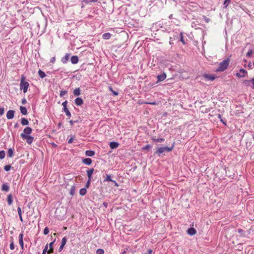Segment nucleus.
Returning <instances> with one entry per match:
<instances>
[{"mask_svg": "<svg viewBox=\"0 0 254 254\" xmlns=\"http://www.w3.org/2000/svg\"><path fill=\"white\" fill-rule=\"evenodd\" d=\"M31 132V128H24L23 132L20 135L22 138L23 140H26L27 143L29 144H31L34 140V137L30 135Z\"/></svg>", "mask_w": 254, "mask_h": 254, "instance_id": "1", "label": "nucleus"}, {"mask_svg": "<svg viewBox=\"0 0 254 254\" xmlns=\"http://www.w3.org/2000/svg\"><path fill=\"white\" fill-rule=\"evenodd\" d=\"M230 63V60L229 58L224 60L219 64V67L216 69L217 71H223L227 69Z\"/></svg>", "mask_w": 254, "mask_h": 254, "instance_id": "2", "label": "nucleus"}, {"mask_svg": "<svg viewBox=\"0 0 254 254\" xmlns=\"http://www.w3.org/2000/svg\"><path fill=\"white\" fill-rule=\"evenodd\" d=\"M173 145L171 147L164 146V147H160L157 149L156 151V153L158 155H160L161 154L164 152H169L171 151L173 149Z\"/></svg>", "mask_w": 254, "mask_h": 254, "instance_id": "3", "label": "nucleus"}, {"mask_svg": "<svg viewBox=\"0 0 254 254\" xmlns=\"http://www.w3.org/2000/svg\"><path fill=\"white\" fill-rule=\"evenodd\" d=\"M29 86V83L27 81H24V78L22 77L21 80L20 86V89L23 90L24 93L27 92Z\"/></svg>", "mask_w": 254, "mask_h": 254, "instance_id": "4", "label": "nucleus"}, {"mask_svg": "<svg viewBox=\"0 0 254 254\" xmlns=\"http://www.w3.org/2000/svg\"><path fill=\"white\" fill-rule=\"evenodd\" d=\"M247 73V71L244 69H241L239 73H236V76L238 77H243Z\"/></svg>", "mask_w": 254, "mask_h": 254, "instance_id": "5", "label": "nucleus"}, {"mask_svg": "<svg viewBox=\"0 0 254 254\" xmlns=\"http://www.w3.org/2000/svg\"><path fill=\"white\" fill-rule=\"evenodd\" d=\"M66 242H67V239L66 238V237L63 238V239L62 240L61 245L60 248H59V252H61L63 250L64 246L66 244Z\"/></svg>", "mask_w": 254, "mask_h": 254, "instance_id": "6", "label": "nucleus"}, {"mask_svg": "<svg viewBox=\"0 0 254 254\" xmlns=\"http://www.w3.org/2000/svg\"><path fill=\"white\" fill-rule=\"evenodd\" d=\"M244 84L247 86H250L254 89V78L251 80H245Z\"/></svg>", "mask_w": 254, "mask_h": 254, "instance_id": "7", "label": "nucleus"}, {"mask_svg": "<svg viewBox=\"0 0 254 254\" xmlns=\"http://www.w3.org/2000/svg\"><path fill=\"white\" fill-rule=\"evenodd\" d=\"M14 111L13 110H9L6 113V118L8 119H12L14 117Z\"/></svg>", "mask_w": 254, "mask_h": 254, "instance_id": "8", "label": "nucleus"}, {"mask_svg": "<svg viewBox=\"0 0 254 254\" xmlns=\"http://www.w3.org/2000/svg\"><path fill=\"white\" fill-rule=\"evenodd\" d=\"M203 76L205 78L211 81H213L215 79V76L212 74H205Z\"/></svg>", "mask_w": 254, "mask_h": 254, "instance_id": "9", "label": "nucleus"}, {"mask_svg": "<svg viewBox=\"0 0 254 254\" xmlns=\"http://www.w3.org/2000/svg\"><path fill=\"white\" fill-rule=\"evenodd\" d=\"M151 139L156 142H162L164 141V139L161 138H157L155 135H152L151 137Z\"/></svg>", "mask_w": 254, "mask_h": 254, "instance_id": "10", "label": "nucleus"}, {"mask_svg": "<svg viewBox=\"0 0 254 254\" xmlns=\"http://www.w3.org/2000/svg\"><path fill=\"white\" fill-rule=\"evenodd\" d=\"M110 147L111 149H116L119 146V143L117 142H111L109 144Z\"/></svg>", "mask_w": 254, "mask_h": 254, "instance_id": "11", "label": "nucleus"}, {"mask_svg": "<svg viewBox=\"0 0 254 254\" xmlns=\"http://www.w3.org/2000/svg\"><path fill=\"white\" fill-rule=\"evenodd\" d=\"M23 234H20L19 235V237H18V239H19V243L22 248V249H23V246H24V243H23Z\"/></svg>", "mask_w": 254, "mask_h": 254, "instance_id": "12", "label": "nucleus"}, {"mask_svg": "<svg viewBox=\"0 0 254 254\" xmlns=\"http://www.w3.org/2000/svg\"><path fill=\"white\" fill-rule=\"evenodd\" d=\"M83 101L81 98L78 97V98H76L75 100V104L77 106H80L83 104Z\"/></svg>", "mask_w": 254, "mask_h": 254, "instance_id": "13", "label": "nucleus"}, {"mask_svg": "<svg viewBox=\"0 0 254 254\" xmlns=\"http://www.w3.org/2000/svg\"><path fill=\"white\" fill-rule=\"evenodd\" d=\"M166 78V74L165 73H164L161 75H159L157 76V79H158L157 82L162 81L164 80Z\"/></svg>", "mask_w": 254, "mask_h": 254, "instance_id": "14", "label": "nucleus"}, {"mask_svg": "<svg viewBox=\"0 0 254 254\" xmlns=\"http://www.w3.org/2000/svg\"><path fill=\"white\" fill-rule=\"evenodd\" d=\"M70 61L72 64H76L78 62V58L77 56H73L71 58Z\"/></svg>", "mask_w": 254, "mask_h": 254, "instance_id": "15", "label": "nucleus"}, {"mask_svg": "<svg viewBox=\"0 0 254 254\" xmlns=\"http://www.w3.org/2000/svg\"><path fill=\"white\" fill-rule=\"evenodd\" d=\"M69 56H70V55L69 54H66L65 55V56L62 59V60H61L62 62L64 64H66L68 62V61L69 60Z\"/></svg>", "mask_w": 254, "mask_h": 254, "instance_id": "16", "label": "nucleus"}, {"mask_svg": "<svg viewBox=\"0 0 254 254\" xmlns=\"http://www.w3.org/2000/svg\"><path fill=\"white\" fill-rule=\"evenodd\" d=\"M94 170V169L92 168L87 171V174L89 180H91Z\"/></svg>", "mask_w": 254, "mask_h": 254, "instance_id": "17", "label": "nucleus"}, {"mask_svg": "<svg viewBox=\"0 0 254 254\" xmlns=\"http://www.w3.org/2000/svg\"><path fill=\"white\" fill-rule=\"evenodd\" d=\"M82 162L87 165H90L92 163V160H91V159H90L89 158H87L84 159L82 160Z\"/></svg>", "mask_w": 254, "mask_h": 254, "instance_id": "18", "label": "nucleus"}, {"mask_svg": "<svg viewBox=\"0 0 254 254\" xmlns=\"http://www.w3.org/2000/svg\"><path fill=\"white\" fill-rule=\"evenodd\" d=\"M187 232L188 234L191 236L194 235L196 233V230L193 228L189 229Z\"/></svg>", "mask_w": 254, "mask_h": 254, "instance_id": "19", "label": "nucleus"}, {"mask_svg": "<svg viewBox=\"0 0 254 254\" xmlns=\"http://www.w3.org/2000/svg\"><path fill=\"white\" fill-rule=\"evenodd\" d=\"M85 155L87 156H93L95 155V152L92 150H86L85 152Z\"/></svg>", "mask_w": 254, "mask_h": 254, "instance_id": "20", "label": "nucleus"}, {"mask_svg": "<svg viewBox=\"0 0 254 254\" xmlns=\"http://www.w3.org/2000/svg\"><path fill=\"white\" fill-rule=\"evenodd\" d=\"M7 203L9 205H11L12 203V196L11 194H9L7 195Z\"/></svg>", "mask_w": 254, "mask_h": 254, "instance_id": "21", "label": "nucleus"}, {"mask_svg": "<svg viewBox=\"0 0 254 254\" xmlns=\"http://www.w3.org/2000/svg\"><path fill=\"white\" fill-rule=\"evenodd\" d=\"M55 241L54 240V241L51 242L50 244H49V247H50V249L48 250V254H51L53 252V246L54 244V242H55Z\"/></svg>", "mask_w": 254, "mask_h": 254, "instance_id": "22", "label": "nucleus"}, {"mask_svg": "<svg viewBox=\"0 0 254 254\" xmlns=\"http://www.w3.org/2000/svg\"><path fill=\"white\" fill-rule=\"evenodd\" d=\"M9 186L6 184H4L2 185L1 190L3 191H8L9 190Z\"/></svg>", "mask_w": 254, "mask_h": 254, "instance_id": "23", "label": "nucleus"}, {"mask_svg": "<svg viewBox=\"0 0 254 254\" xmlns=\"http://www.w3.org/2000/svg\"><path fill=\"white\" fill-rule=\"evenodd\" d=\"M103 39L108 40L111 37V34L109 33H104L102 36Z\"/></svg>", "mask_w": 254, "mask_h": 254, "instance_id": "24", "label": "nucleus"}, {"mask_svg": "<svg viewBox=\"0 0 254 254\" xmlns=\"http://www.w3.org/2000/svg\"><path fill=\"white\" fill-rule=\"evenodd\" d=\"M13 155V150L12 148H9L7 151V156L12 157Z\"/></svg>", "mask_w": 254, "mask_h": 254, "instance_id": "25", "label": "nucleus"}, {"mask_svg": "<svg viewBox=\"0 0 254 254\" xmlns=\"http://www.w3.org/2000/svg\"><path fill=\"white\" fill-rule=\"evenodd\" d=\"M20 112L22 113V114L24 115L27 114V109L25 107L21 106L20 107Z\"/></svg>", "mask_w": 254, "mask_h": 254, "instance_id": "26", "label": "nucleus"}, {"mask_svg": "<svg viewBox=\"0 0 254 254\" xmlns=\"http://www.w3.org/2000/svg\"><path fill=\"white\" fill-rule=\"evenodd\" d=\"M73 94L75 96H78L80 94V89L79 88H77L75 89H74L73 91Z\"/></svg>", "mask_w": 254, "mask_h": 254, "instance_id": "27", "label": "nucleus"}, {"mask_svg": "<svg viewBox=\"0 0 254 254\" xmlns=\"http://www.w3.org/2000/svg\"><path fill=\"white\" fill-rule=\"evenodd\" d=\"M38 75L42 78H43L46 76V74L45 72L41 70L38 71Z\"/></svg>", "mask_w": 254, "mask_h": 254, "instance_id": "28", "label": "nucleus"}, {"mask_svg": "<svg viewBox=\"0 0 254 254\" xmlns=\"http://www.w3.org/2000/svg\"><path fill=\"white\" fill-rule=\"evenodd\" d=\"M87 190L86 188H82L80 189L79 193L81 195L83 196L86 193Z\"/></svg>", "mask_w": 254, "mask_h": 254, "instance_id": "29", "label": "nucleus"}, {"mask_svg": "<svg viewBox=\"0 0 254 254\" xmlns=\"http://www.w3.org/2000/svg\"><path fill=\"white\" fill-rule=\"evenodd\" d=\"M28 124V121L27 119L25 118H22L21 119V124L23 126L27 125Z\"/></svg>", "mask_w": 254, "mask_h": 254, "instance_id": "30", "label": "nucleus"}, {"mask_svg": "<svg viewBox=\"0 0 254 254\" xmlns=\"http://www.w3.org/2000/svg\"><path fill=\"white\" fill-rule=\"evenodd\" d=\"M5 153L3 150L0 151V159H2L5 157Z\"/></svg>", "mask_w": 254, "mask_h": 254, "instance_id": "31", "label": "nucleus"}, {"mask_svg": "<svg viewBox=\"0 0 254 254\" xmlns=\"http://www.w3.org/2000/svg\"><path fill=\"white\" fill-rule=\"evenodd\" d=\"M64 112L66 114V115L68 117H70V113L69 112V111H68V110L67 109V108H66V107H65L64 108Z\"/></svg>", "mask_w": 254, "mask_h": 254, "instance_id": "32", "label": "nucleus"}, {"mask_svg": "<svg viewBox=\"0 0 254 254\" xmlns=\"http://www.w3.org/2000/svg\"><path fill=\"white\" fill-rule=\"evenodd\" d=\"M105 182H113V180L111 179V176L109 175H107V177L106 179L104 180Z\"/></svg>", "mask_w": 254, "mask_h": 254, "instance_id": "33", "label": "nucleus"}, {"mask_svg": "<svg viewBox=\"0 0 254 254\" xmlns=\"http://www.w3.org/2000/svg\"><path fill=\"white\" fill-rule=\"evenodd\" d=\"M151 146L149 144H147L143 147H142V150H149L151 148Z\"/></svg>", "mask_w": 254, "mask_h": 254, "instance_id": "34", "label": "nucleus"}, {"mask_svg": "<svg viewBox=\"0 0 254 254\" xmlns=\"http://www.w3.org/2000/svg\"><path fill=\"white\" fill-rule=\"evenodd\" d=\"M104 250L101 249H99L96 251L97 254H104Z\"/></svg>", "mask_w": 254, "mask_h": 254, "instance_id": "35", "label": "nucleus"}, {"mask_svg": "<svg viewBox=\"0 0 254 254\" xmlns=\"http://www.w3.org/2000/svg\"><path fill=\"white\" fill-rule=\"evenodd\" d=\"M109 90L113 93V94L114 95H118V93L116 91H115L113 90L112 87L110 86L109 87Z\"/></svg>", "mask_w": 254, "mask_h": 254, "instance_id": "36", "label": "nucleus"}, {"mask_svg": "<svg viewBox=\"0 0 254 254\" xmlns=\"http://www.w3.org/2000/svg\"><path fill=\"white\" fill-rule=\"evenodd\" d=\"M9 248L11 250H13L14 249V243H13V241H11V243L9 245Z\"/></svg>", "mask_w": 254, "mask_h": 254, "instance_id": "37", "label": "nucleus"}, {"mask_svg": "<svg viewBox=\"0 0 254 254\" xmlns=\"http://www.w3.org/2000/svg\"><path fill=\"white\" fill-rule=\"evenodd\" d=\"M180 41L183 44H185V42L183 38V35L182 33H180Z\"/></svg>", "mask_w": 254, "mask_h": 254, "instance_id": "38", "label": "nucleus"}, {"mask_svg": "<svg viewBox=\"0 0 254 254\" xmlns=\"http://www.w3.org/2000/svg\"><path fill=\"white\" fill-rule=\"evenodd\" d=\"M230 0H225L224 2V5H225V7H226L230 3Z\"/></svg>", "mask_w": 254, "mask_h": 254, "instance_id": "39", "label": "nucleus"}, {"mask_svg": "<svg viewBox=\"0 0 254 254\" xmlns=\"http://www.w3.org/2000/svg\"><path fill=\"white\" fill-rule=\"evenodd\" d=\"M11 168V166L10 165H6L4 167V169L6 171H8L10 170Z\"/></svg>", "mask_w": 254, "mask_h": 254, "instance_id": "40", "label": "nucleus"}, {"mask_svg": "<svg viewBox=\"0 0 254 254\" xmlns=\"http://www.w3.org/2000/svg\"><path fill=\"white\" fill-rule=\"evenodd\" d=\"M49 232V229L48 228V227H46L44 230V231H43V233L45 235H47Z\"/></svg>", "mask_w": 254, "mask_h": 254, "instance_id": "41", "label": "nucleus"}, {"mask_svg": "<svg viewBox=\"0 0 254 254\" xmlns=\"http://www.w3.org/2000/svg\"><path fill=\"white\" fill-rule=\"evenodd\" d=\"M74 191H75V187H72L71 190H70V193L71 195H73V194L74 193Z\"/></svg>", "mask_w": 254, "mask_h": 254, "instance_id": "42", "label": "nucleus"}, {"mask_svg": "<svg viewBox=\"0 0 254 254\" xmlns=\"http://www.w3.org/2000/svg\"><path fill=\"white\" fill-rule=\"evenodd\" d=\"M74 136H71L70 137V138L68 139V143H72V142H73V140H74Z\"/></svg>", "mask_w": 254, "mask_h": 254, "instance_id": "43", "label": "nucleus"}, {"mask_svg": "<svg viewBox=\"0 0 254 254\" xmlns=\"http://www.w3.org/2000/svg\"><path fill=\"white\" fill-rule=\"evenodd\" d=\"M4 112V110L3 108L0 107V116H2Z\"/></svg>", "mask_w": 254, "mask_h": 254, "instance_id": "44", "label": "nucleus"}, {"mask_svg": "<svg viewBox=\"0 0 254 254\" xmlns=\"http://www.w3.org/2000/svg\"><path fill=\"white\" fill-rule=\"evenodd\" d=\"M48 245H46V246L45 247V248L44 249L43 251V252L44 253H46V252L48 253Z\"/></svg>", "mask_w": 254, "mask_h": 254, "instance_id": "45", "label": "nucleus"}, {"mask_svg": "<svg viewBox=\"0 0 254 254\" xmlns=\"http://www.w3.org/2000/svg\"><path fill=\"white\" fill-rule=\"evenodd\" d=\"M17 212H18V215H22L21 209V208L20 207H18L17 208Z\"/></svg>", "mask_w": 254, "mask_h": 254, "instance_id": "46", "label": "nucleus"}, {"mask_svg": "<svg viewBox=\"0 0 254 254\" xmlns=\"http://www.w3.org/2000/svg\"><path fill=\"white\" fill-rule=\"evenodd\" d=\"M66 93V91H64V90L61 91V92H60V96H63Z\"/></svg>", "mask_w": 254, "mask_h": 254, "instance_id": "47", "label": "nucleus"}, {"mask_svg": "<svg viewBox=\"0 0 254 254\" xmlns=\"http://www.w3.org/2000/svg\"><path fill=\"white\" fill-rule=\"evenodd\" d=\"M253 53L252 50H250L247 54V56L250 57L251 56L252 54Z\"/></svg>", "mask_w": 254, "mask_h": 254, "instance_id": "48", "label": "nucleus"}, {"mask_svg": "<svg viewBox=\"0 0 254 254\" xmlns=\"http://www.w3.org/2000/svg\"><path fill=\"white\" fill-rule=\"evenodd\" d=\"M90 182H91V180L88 179L86 185V189L88 188L89 187L90 184Z\"/></svg>", "mask_w": 254, "mask_h": 254, "instance_id": "49", "label": "nucleus"}, {"mask_svg": "<svg viewBox=\"0 0 254 254\" xmlns=\"http://www.w3.org/2000/svg\"><path fill=\"white\" fill-rule=\"evenodd\" d=\"M56 61V58L55 57L52 58L50 60V62L54 63Z\"/></svg>", "mask_w": 254, "mask_h": 254, "instance_id": "50", "label": "nucleus"}, {"mask_svg": "<svg viewBox=\"0 0 254 254\" xmlns=\"http://www.w3.org/2000/svg\"><path fill=\"white\" fill-rule=\"evenodd\" d=\"M26 103V99H25V98H23V99H22V103L23 104H25Z\"/></svg>", "mask_w": 254, "mask_h": 254, "instance_id": "51", "label": "nucleus"}, {"mask_svg": "<svg viewBox=\"0 0 254 254\" xmlns=\"http://www.w3.org/2000/svg\"><path fill=\"white\" fill-rule=\"evenodd\" d=\"M66 104H67V101H65L63 103V105L64 106V108L65 107H66Z\"/></svg>", "mask_w": 254, "mask_h": 254, "instance_id": "52", "label": "nucleus"}, {"mask_svg": "<svg viewBox=\"0 0 254 254\" xmlns=\"http://www.w3.org/2000/svg\"><path fill=\"white\" fill-rule=\"evenodd\" d=\"M85 2L88 3L92 2V0H83Z\"/></svg>", "mask_w": 254, "mask_h": 254, "instance_id": "53", "label": "nucleus"}, {"mask_svg": "<svg viewBox=\"0 0 254 254\" xmlns=\"http://www.w3.org/2000/svg\"><path fill=\"white\" fill-rule=\"evenodd\" d=\"M238 232L239 233L241 234L243 232V231L241 229H239Z\"/></svg>", "mask_w": 254, "mask_h": 254, "instance_id": "54", "label": "nucleus"}, {"mask_svg": "<svg viewBox=\"0 0 254 254\" xmlns=\"http://www.w3.org/2000/svg\"><path fill=\"white\" fill-rule=\"evenodd\" d=\"M19 219H20V221L21 222H23V219H22V215H19Z\"/></svg>", "mask_w": 254, "mask_h": 254, "instance_id": "55", "label": "nucleus"}, {"mask_svg": "<svg viewBox=\"0 0 254 254\" xmlns=\"http://www.w3.org/2000/svg\"><path fill=\"white\" fill-rule=\"evenodd\" d=\"M147 103L151 104V105H156V102H149V103Z\"/></svg>", "mask_w": 254, "mask_h": 254, "instance_id": "56", "label": "nucleus"}, {"mask_svg": "<svg viewBox=\"0 0 254 254\" xmlns=\"http://www.w3.org/2000/svg\"><path fill=\"white\" fill-rule=\"evenodd\" d=\"M152 250H151L149 249V250H148V254H152Z\"/></svg>", "mask_w": 254, "mask_h": 254, "instance_id": "57", "label": "nucleus"}, {"mask_svg": "<svg viewBox=\"0 0 254 254\" xmlns=\"http://www.w3.org/2000/svg\"><path fill=\"white\" fill-rule=\"evenodd\" d=\"M113 182H114L116 186H118V184L115 181H113Z\"/></svg>", "mask_w": 254, "mask_h": 254, "instance_id": "58", "label": "nucleus"}, {"mask_svg": "<svg viewBox=\"0 0 254 254\" xmlns=\"http://www.w3.org/2000/svg\"><path fill=\"white\" fill-rule=\"evenodd\" d=\"M97 0H92V2H96Z\"/></svg>", "mask_w": 254, "mask_h": 254, "instance_id": "59", "label": "nucleus"}, {"mask_svg": "<svg viewBox=\"0 0 254 254\" xmlns=\"http://www.w3.org/2000/svg\"><path fill=\"white\" fill-rule=\"evenodd\" d=\"M172 15H170L169 18H172Z\"/></svg>", "mask_w": 254, "mask_h": 254, "instance_id": "60", "label": "nucleus"}, {"mask_svg": "<svg viewBox=\"0 0 254 254\" xmlns=\"http://www.w3.org/2000/svg\"><path fill=\"white\" fill-rule=\"evenodd\" d=\"M42 254H46V253H44L43 252Z\"/></svg>", "mask_w": 254, "mask_h": 254, "instance_id": "61", "label": "nucleus"}]
</instances>
